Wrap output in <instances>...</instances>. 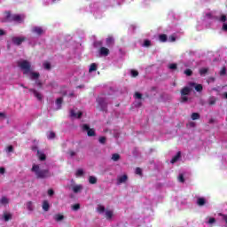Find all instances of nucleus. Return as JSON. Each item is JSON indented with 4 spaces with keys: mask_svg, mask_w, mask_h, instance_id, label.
Wrapping results in <instances>:
<instances>
[{
    "mask_svg": "<svg viewBox=\"0 0 227 227\" xmlns=\"http://www.w3.org/2000/svg\"><path fill=\"white\" fill-rule=\"evenodd\" d=\"M18 67H20L24 75L29 77L31 81H35L36 86L39 88L42 86V82L38 81L40 73L35 71V68L31 66V62L27 60H20L18 62Z\"/></svg>",
    "mask_w": 227,
    "mask_h": 227,
    "instance_id": "nucleus-1",
    "label": "nucleus"
},
{
    "mask_svg": "<svg viewBox=\"0 0 227 227\" xmlns=\"http://www.w3.org/2000/svg\"><path fill=\"white\" fill-rule=\"evenodd\" d=\"M208 20H219V22H223V26H222V30L223 31H227V17L224 14H222L220 16L215 15V12H209L207 13H206L204 20L203 21H199L198 24H207V22H208ZM198 29L199 31H201L202 27L198 26Z\"/></svg>",
    "mask_w": 227,
    "mask_h": 227,
    "instance_id": "nucleus-2",
    "label": "nucleus"
},
{
    "mask_svg": "<svg viewBox=\"0 0 227 227\" xmlns=\"http://www.w3.org/2000/svg\"><path fill=\"white\" fill-rule=\"evenodd\" d=\"M31 173L35 175V177L43 180L45 178H51L52 176V174L49 169L47 168H43L42 165L34 163L31 168Z\"/></svg>",
    "mask_w": 227,
    "mask_h": 227,
    "instance_id": "nucleus-3",
    "label": "nucleus"
},
{
    "mask_svg": "<svg viewBox=\"0 0 227 227\" xmlns=\"http://www.w3.org/2000/svg\"><path fill=\"white\" fill-rule=\"evenodd\" d=\"M26 20V15L24 14H13L12 15L10 12L6 13V20H14V22H18V24H22Z\"/></svg>",
    "mask_w": 227,
    "mask_h": 227,
    "instance_id": "nucleus-4",
    "label": "nucleus"
},
{
    "mask_svg": "<svg viewBox=\"0 0 227 227\" xmlns=\"http://www.w3.org/2000/svg\"><path fill=\"white\" fill-rule=\"evenodd\" d=\"M33 35H36V36H42L45 33V28L43 27L33 26L30 29Z\"/></svg>",
    "mask_w": 227,
    "mask_h": 227,
    "instance_id": "nucleus-5",
    "label": "nucleus"
},
{
    "mask_svg": "<svg viewBox=\"0 0 227 227\" xmlns=\"http://www.w3.org/2000/svg\"><path fill=\"white\" fill-rule=\"evenodd\" d=\"M82 129L83 130V132H87L89 137H94V136H96L95 129L90 128L88 124H83L82 126Z\"/></svg>",
    "mask_w": 227,
    "mask_h": 227,
    "instance_id": "nucleus-6",
    "label": "nucleus"
},
{
    "mask_svg": "<svg viewBox=\"0 0 227 227\" xmlns=\"http://www.w3.org/2000/svg\"><path fill=\"white\" fill-rule=\"evenodd\" d=\"M189 93H191V89L189 87H184L182 90H181V102H187L188 98L187 95H189Z\"/></svg>",
    "mask_w": 227,
    "mask_h": 227,
    "instance_id": "nucleus-7",
    "label": "nucleus"
},
{
    "mask_svg": "<svg viewBox=\"0 0 227 227\" xmlns=\"http://www.w3.org/2000/svg\"><path fill=\"white\" fill-rule=\"evenodd\" d=\"M135 106L136 107H141V104H143V95H141V93L139 92H136L135 93Z\"/></svg>",
    "mask_w": 227,
    "mask_h": 227,
    "instance_id": "nucleus-8",
    "label": "nucleus"
},
{
    "mask_svg": "<svg viewBox=\"0 0 227 227\" xmlns=\"http://www.w3.org/2000/svg\"><path fill=\"white\" fill-rule=\"evenodd\" d=\"M129 180V176L126 174L121 175L117 176V185H121V184H127Z\"/></svg>",
    "mask_w": 227,
    "mask_h": 227,
    "instance_id": "nucleus-9",
    "label": "nucleus"
},
{
    "mask_svg": "<svg viewBox=\"0 0 227 227\" xmlns=\"http://www.w3.org/2000/svg\"><path fill=\"white\" fill-rule=\"evenodd\" d=\"M26 40V37L24 36H14L12 38V43H14V45H21L22 42H24Z\"/></svg>",
    "mask_w": 227,
    "mask_h": 227,
    "instance_id": "nucleus-10",
    "label": "nucleus"
},
{
    "mask_svg": "<svg viewBox=\"0 0 227 227\" xmlns=\"http://www.w3.org/2000/svg\"><path fill=\"white\" fill-rule=\"evenodd\" d=\"M71 118H81L82 116V112L81 110L74 108L70 111Z\"/></svg>",
    "mask_w": 227,
    "mask_h": 227,
    "instance_id": "nucleus-11",
    "label": "nucleus"
},
{
    "mask_svg": "<svg viewBox=\"0 0 227 227\" xmlns=\"http://www.w3.org/2000/svg\"><path fill=\"white\" fill-rule=\"evenodd\" d=\"M65 219L66 216L62 213H57L53 215V220L55 221V223H63Z\"/></svg>",
    "mask_w": 227,
    "mask_h": 227,
    "instance_id": "nucleus-12",
    "label": "nucleus"
},
{
    "mask_svg": "<svg viewBox=\"0 0 227 227\" xmlns=\"http://www.w3.org/2000/svg\"><path fill=\"white\" fill-rule=\"evenodd\" d=\"M97 102H98L101 111H106V109L107 107V102H106V99H104L102 98H98L97 99Z\"/></svg>",
    "mask_w": 227,
    "mask_h": 227,
    "instance_id": "nucleus-13",
    "label": "nucleus"
},
{
    "mask_svg": "<svg viewBox=\"0 0 227 227\" xmlns=\"http://www.w3.org/2000/svg\"><path fill=\"white\" fill-rule=\"evenodd\" d=\"M71 189H72L73 192L77 194V193L81 192V191H82L83 186H82V184H71Z\"/></svg>",
    "mask_w": 227,
    "mask_h": 227,
    "instance_id": "nucleus-14",
    "label": "nucleus"
},
{
    "mask_svg": "<svg viewBox=\"0 0 227 227\" xmlns=\"http://www.w3.org/2000/svg\"><path fill=\"white\" fill-rule=\"evenodd\" d=\"M99 52V56L101 58H106L107 56H109V49L106 48V47H101L98 51Z\"/></svg>",
    "mask_w": 227,
    "mask_h": 227,
    "instance_id": "nucleus-15",
    "label": "nucleus"
},
{
    "mask_svg": "<svg viewBox=\"0 0 227 227\" xmlns=\"http://www.w3.org/2000/svg\"><path fill=\"white\" fill-rule=\"evenodd\" d=\"M196 203L199 207H205V205H207V199L204 197H199L197 198Z\"/></svg>",
    "mask_w": 227,
    "mask_h": 227,
    "instance_id": "nucleus-16",
    "label": "nucleus"
},
{
    "mask_svg": "<svg viewBox=\"0 0 227 227\" xmlns=\"http://www.w3.org/2000/svg\"><path fill=\"white\" fill-rule=\"evenodd\" d=\"M25 207H26L27 210L29 213L35 211V203H33V201H27V202L25 204Z\"/></svg>",
    "mask_w": 227,
    "mask_h": 227,
    "instance_id": "nucleus-17",
    "label": "nucleus"
},
{
    "mask_svg": "<svg viewBox=\"0 0 227 227\" xmlns=\"http://www.w3.org/2000/svg\"><path fill=\"white\" fill-rule=\"evenodd\" d=\"M104 215H105L106 219H107L108 221H111V219H113L114 215V212L111 209H107V210H106Z\"/></svg>",
    "mask_w": 227,
    "mask_h": 227,
    "instance_id": "nucleus-18",
    "label": "nucleus"
},
{
    "mask_svg": "<svg viewBox=\"0 0 227 227\" xmlns=\"http://www.w3.org/2000/svg\"><path fill=\"white\" fill-rule=\"evenodd\" d=\"M42 208L43 212H49V210H51V204L49 203V200L43 201Z\"/></svg>",
    "mask_w": 227,
    "mask_h": 227,
    "instance_id": "nucleus-19",
    "label": "nucleus"
},
{
    "mask_svg": "<svg viewBox=\"0 0 227 227\" xmlns=\"http://www.w3.org/2000/svg\"><path fill=\"white\" fill-rule=\"evenodd\" d=\"M97 212H98L101 215H104L106 214V207L102 204H98L96 207Z\"/></svg>",
    "mask_w": 227,
    "mask_h": 227,
    "instance_id": "nucleus-20",
    "label": "nucleus"
},
{
    "mask_svg": "<svg viewBox=\"0 0 227 227\" xmlns=\"http://www.w3.org/2000/svg\"><path fill=\"white\" fill-rule=\"evenodd\" d=\"M189 86L191 88H195L196 91H201L203 90V85H201V84H196L194 82H190Z\"/></svg>",
    "mask_w": 227,
    "mask_h": 227,
    "instance_id": "nucleus-21",
    "label": "nucleus"
},
{
    "mask_svg": "<svg viewBox=\"0 0 227 227\" xmlns=\"http://www.w3.org/2000/svg\"><path fill=\"white\" fill-rule=\"evenodd\" d=\"M10 203V199L6 196H2L0 199V205L6 207Z\"/></svg>",
    "mask_w": 227,
    "mask_h": 227,
    "instance_id": "nucleus-22",
    "label": "nucleus"
},
{
    "mask_svg": "<svg viewBox=\"0 0 227 227\" xmlns=\"http://www.w3.org/2000/svg\"><path fill=\"white\" fill-rule=\"evenodd\" d=\"M84 176V169L83 168H77L75 171L76 178H81V176Z\"/></svg>",
    "mask_w": 227,
    "mask_h": 227,
    "instance_id": "nucleus-23",
    "label": "nucleus"
},
{
    "mask_svg": "<svg viewBox=\"0 0 227 227\" xmlns=\"http://www.w3.org/2000/svg\"><path fill=\"white\" fill-rule=\"evenodd\" d=\"M31 91H33V94L35 97H36L37 100H42L43 98V96L42 95V93H40L35 90H31Z\"/></svg>",
    "mask_w": 227,
    "mask_h": 227,
    "instance_id": "nucleus-24",
    "label": "nucleus"
},
{
    "mask_svg": "<svg viewBox=\"0 0 227 227\" xmlns=\"http://www.w3.org/2000/svg\"><path fill=\"white\" fill-rule=\"evenodd\" d=\"M2 219L5 222H8L12 219V214L10 213H4V215L2 217Z\"/></svg>",
    "mask_w": 227,
    "mask_h": 227,
    "instance_id": "nucleus-25",
    "label": "nucleus"
},
{
    "mask_svg": "<svg viewBox=\"0 0 227 227\" xmlns=\"http://www.w3.org/2000/svg\"><path fill=\"white\" fill-rule=\"evenodd\" d=\"M180 160V153H177L171 160V164H175V162H177Z\"/></svg>",
    "mask_w": 227,
    "mask_h": 227,
    "instance_id": "nucleus-26",
    "label": "nucleus"
},
{
    "mask_svg": "<svg viewBox=\"0 0 227 227\" xmlns=\"http://www.w3.org/2000/svg\"><path fill=\"white\" fill-rule=\"evenodd\" d=\"M37 156L39 160H45V153L43 152L37 151Z\"/></svg>",
    "mask_w": 227,
    "mask_h": 227,
    "instance_id": "nucleus-27",
    "label": "nucleus"
},
{
    "mask_svg": "<svg viewBox=\"0 0 227 227\" xmlns=\"http://www.w3.org/2000/svg\"><path fill=\"white\" fill-rule=\"evenodd\" d=\"M113 43H114V39L113 37L106 38V45L108 47H111V45H113Z\"/></svg>",
    "mask_w": 227,
    "mask_h": 227,
    "instance_id": "nucleus-28",
    "label": "nucleus"
},
{
    "mask_svg": "<svg viewBox=\"0 0 227 227\" xmlns=\"http://www.w3.org/2000/svg\"><path fill=\"white\" fill-rule=\"evenodd\" d=\"M95 71H97V64L93 63L90 65L89 68V72L90 74H91V72H95Z\"/></svg>",
    "mask_w": 227,
    "mask_h": 227,
    "instance_id": "nucleus-29",
    "label": "nucleus"
},
{
    "mask_svg": "<svg viewBox=\"0 0 227 227\" xmlns=\"http://www.w3.org/2000/svg\"><path fill=\"white\" fill-rule=\"evenodd\" d=\"M208 73V68L207 67H202L200 69V75H205Z\"/></svg>",
    "mask_w": 227,
    "mask_h": 227,
    "instance_id": "nucleus-30",
    "label": "nucleus"
},
{
    "mask_svg": "<svg viewBox=\"0 0 227 227\" xmlns=\"http://www.w3.org/2000/svg\"><path fill=\"white\" fill-rule=\"evenodd\" d=\"M56 104H57L58 109H60L61 104H63V98H59L56 100Z\"/></svg>",
    "mask_w": 227,
    "mask_h": 227,
    "instance_id": "nucleus-31",
    "label": "nucleus"
},
{
    "mask_svg": "<svg viewBox=\"0 0 227 227\" xmlns=\"http://www.w3.org/2000/svg\"><path fill=\"white\" fill-rule=\"evenodd\" d=\"M159 40H160V42H168V35H160V36H159Z\"/></svg>",
    "mask_w": 227,
    "mask_h": 227,
    "instance_id": "nucleus-32",
    "label": "nucleus"
},
{
    "mask_svg": "<svg viewBox=\"0 0 227 227\" xmlns=\"http://www.w3.org/2000/svg\"><path fill=\"white\" fill-rule=\"evenodd\" d=\"M216 101H217V98H215V97H211V98H209V99H208V104H209L210 106H214V104H215Z\"/></svg>",
    "mask_w": 227,
    "mask_h": 227,
    "instance_id": "nucleus-33",
    "label": "nucleus"
},
{
    "mask_svg": "<svg viewBox=\"0 0 227 227\" xmlns=\"http://www.w3.org/2000/svg\"><path fill=\"white\" fill-rule=\"evenodd\" d=\"M47 137L49 139H54V137H56V133H54V131H50L47 133Z\"/></svg>",
    "mask_w": 227,
    "mask_h": 227,
    "instance_id": "nucleus-34",
    "label": "nucleus"
},
{
    "mask_svg": "<svg viewBox=\"0 0 227 227\" xmlns=\"http://www.w3.org/2000/svg\"><path fill=\"white\" fill-rule=\"evenodd\" d=\"M112 160H114V162H117V160H120V154H118V153L113 154Z\"/></svg>",
    "mask_w": 227,
    "mask_h": 227,
    "instance_id": "nucleus-35",
    "label": "nucleus"
},
{
    "mask_svg": "<svg viewBox=\"0 0 227 227\" xmlns=\"http://www.w3.org/2000/svg\"><path fill=\"white\" fill-rule=\"evenodd\" d=\"M89 183L90 184H97V177L93 176H89Z\"/></svg>",
    "mask_w": 227,
    "mask_h": 227,
    "instance_id": "nucleus-36",
    "label": "nucleus"
},
{
    "mask_svg": "<svg viewBox=\"0 0 227 227\" xmlns=\"http://www.w3.org/2000/svg\"><path fill=\"white\" fill-rule=\"evenodd\" d=\"M44 70H51V63L43 62V64Z\"/></svg>",
    "mask_w": 227,
    "mask_h": 227,
    "instance_id": "nucleus-37",
    "label": "nucleus"
},
{
    "mask_svg": "<svg viewBox=\"0 0 227 227\" xmlns=\"http://www.w3.org/2000/svg\"><path fill=\"white\" fill-rule=\"evenodd\" d=\"M192 120H200V114L198 113L192 114Z\"/></svg>",
    "mask_w": 227,
    "mask_h": 227,
    "instance_id": "nucleus-38",
    "label": "nucleus"
},
{
    "mask_svg": "<svg viewBox=\"0 0 227 227\" xmlns=\"http://www.w3.org/2000/svg\"><path fill=\"white\" fill-rule=\"evenodd\" d=\"M150 45H152V42L150 40L144 41V47H150Z\"/></svg>",
    "mask_w": 227,
    "mask_h": 227,
    "instance_id": "nucleus-39",
    "label": "nucleus"
},
{
    "mask_svg": "<svg viewBox=\"0 0 227 227\" xmlns=\"http://www.w3.org/2000/svg\"><path fill=\"white\" fill-rule=\"evenodd\" d=\"M207 84H210L212 82H215V77H209L207 79Z\"/></svg>",
    "mask_w": 227,
    "mask_h": 227,
    "instance_id": "nucleus-40",
    "label": "nucleus"
},
{
    "mask_svg": "<svg viewBox=\"0 0 227 227\" xmlns=\"http://www.w3.org/2000/svg\"><path fill=\"white\" fill-rule=\"evenodd\" d=\"M135 173L136 175H139L141 176V175H143V170L140 168H137Z\"/></svg>",
    "mask_w": 227,
    "mask_h": 227,
    "instance_id": "nucleus-41",
    "label": "nucleus"
},
{
    "mask_svg": "<svg viewBox=\"0 0 227 227\" xmlns=\"http://www.w3.org/2000/svg\"><path fill=\"white\" fill-rule=\"evenodd\" d=\"M130 74L132 77H137L139 75V73L136 70H131Z\"/></svg>",
    "mask_w": 227,
    "mask_h": 227,
    "instance_id": "nucleus-42",
    "label": "nucleus"
},
{
    "mask_svg": "<svg viewBox=\"0 0 227 227\" xmlns=\"http://www.w3.org/2000/svg\"><path fill=\"white\" fill-rule=\"evenodd\" d=\"M3 120H6V114L0 112V121H3Z\"/></svg>",
    "mask_w": 227,
    "mask_h": 227,
    "instance_id": "nucleus-43",
    "label": "nucleus"
},
{
    "mask_svg": "<svg viewBox=\"0 0 227 227\" xmlns=\"http://www.w3.org/2000/svg\"><path fill=\"white\" fill-rule=\"evenodd\" d=\"M178 182H181V184H184V182H185V179L184 178V175L183 174L179 175Z\"/></svg>",
    "mask_w": 227,
    "mask_h": 227,
    "instance_id": "nucleus-44",
    "label": "nucleus"
},
{
    "mask_svg": "<svg viewBox=\"0 0 227 227\" xmlns=\"http://www.w3.org/2000/svg\"><path fill=\"white\" fill-rule=\"evenodd\" d=\"M184 74H185V75H188V77H189V76L192 75V71L191 69H186V70H184Z\"/></svg>",
    "mask_w": 227,
    "mask_h": 227,
    "instance_id": "nucleus-45",
    "label": "nucleus"
},
{
    "mask_svg": "<svg viewBox=\"0 0 227 227\" xmlns=\"http://www.w3.org/2000/svg\"><path fill=\"white\" fill-rule=\"evenodd\" d=\"M81 208V206L79 204H74L73 207H72V209L74 210V211H77Z\"/></svg>",
    "mask_w": 227,
    "mask_h": 227,
    "instance_id": "nucleus-46",
    "label": "nucleus"
},
{
    "mask_svg": "<svg viewBox=\"0 0 227 227\" xmlns=\"http://www.w3.org/2000/svg\"><path fill=\"white\" fill-rule=\"evenodd\" d=\"M168 68L170 70H176V64H169Z\"/></svg>",
    "mask_w": 227,
    "mask_h": 227,
    "instance_id": "nucleus-47",
    "label": "nucleus"
},
{
    "mask_svg": "<svg viewBox=\"0 0 227 227\" xmlns=\"http://www.w3.org/2000/svg\"><path fill=\"white\" fill-rule=\"evenodd\" d=\"M220 75H226V67H223L221 70H220Z\"/></svg>",
    "mask_w": 227,
    "mask_h": 227,
    "instance_id": "nucleus-48",
    "label": "nucleus"
},
{
    "mask_svg": "<svg viewBox=\"0 0 227 227\" xmlns=\"http://www.w3.org/2000/svg\"><path fill=\"white\" fill-rule=\"evenodd\" d=\"M6 152H7V153H12V152H13V146L9 145V146L6 148Z\"/></svg>",
    "mask_w": 227,
    "mask_h": 227,
    "instance_id": "nucleus-49",
    "label": "nucleus"
},
{
    "mask_svg": "<svg viewBox=\"0 0 227 227\" xmlns=\"http://www.w3.org/2000/svg\"><path fill=\"white\" fill-rule=\"evenodd\" d=\"M214 223H215V218H208L207 224H214Z\"/></svg>",
    "mask_w": 227,
    "mask_h": 227,
    "instance_id": "nucleus-50",
    "label": "nucleus"
},
{
    "mask_svg": "<svg viewBox=\"0 0 227 227\" xmlns=\"http://www.w3.org/2000/svg\"><path fill=\"white\" fill-rule=\"evenodd\" d=\"M99 143H100L101 145L106 144V137H99Z\"/></svg>",
    "mask_w": 227,
    "mask_h": 227,
    "instance_id": "nucleus-51",
    "label": "nucleus"
},
{
    "mask_svg": "<svg viewBox=\"0 0 227 227\" xmlns=\"http://www.w3.org/2000/svg\"><path fill=\"white\" fill-rule=\"evenodd\" d=\"M6 173V168H4V167L0 168V175H4Z\"/></svg>",
    "mask_w": 227,
    "mask_h": 227,
    "instance_id": "nucleus-52",
    "label": "nucleus"
},
{
    "mask_svg": "<svg viewBox=\"0 0 227 227\" xmlns=\"http://www.w3.org/2000/svg\"><path fill=\"white\" fill-rule=\"evenodd\" d=\"M48 195L53 196L54 195V190H52V189L48 190Z\"/></svg>",
    "mask_w": 227,
    "mask_h": 227,
    "instance_id": "nucleus-53",
    "label": "nucleus"
},
{
    "mask_svg": "<svg viewBox=\"0 0 227 227\" xmlns=\"http://www.w3.org/2000/svg\"><path fill=\"white\" fill-rule=\"evenodd\" d=\"M6 35V32L3 29H0V36H4Z\"/></svg>",
    "mask_w": 227,
    "mask_h": 227,
    "instance_id": "nucleus-54",
    "label": "nucleus"
},
{
    "mask_svg": "<svg viewBox=\"0 0 227 227\" xmlns=\"http://www.w3.org/2000/svg\"><path fill=\"white\" fill-rule=\"evenodd\" d=\"M69 155H70V157H75V152L70 151Z\"/></svg>",
    "mask_w": 227,
    "mask_h": 227,
    "instance_id": "nucleus-55",
    "label": "nucleus"
},
{
    "mask_svg": "<svg viewBox=\"0 0 227 227\" xmlns=\"http://www.w3.org/2000/svg\"><path fill=\"white\" fill-rule=\"evenodd\" d=\"M222 97H223V98H224L225 100H227V91H226V92H223V93L222 94Z\"/></svg>",
    "mask_w": 227,
    "mask_h": 227,
    "instance_id": "nucleus-56",
    "label": "nucleus"
},
{
    "mask_svg": "<svg viewBox=\"0 0 227 227\" xmlns=\"http://www.w3.org/2000/svg\"><path fill=\"white\" fill-rule=\"evenodd\" d=\"M176 39L175 38V36H171L168 38V42H175Z\"/></svg>",
    "mask_w": 227,
    "mask_h": 227,
    "instance_id": "nucleus-57",
    "label": "nucleus"
},
{
    "mask_svg": "<svg viewBox=\"0 0 227 227\" xmlns=\"http://www.w3.org/2000/svg\"><path fill=\"white\" fill-rule=\"evenodd\" d=\"M29 44L32 45L33 47H35V43H33V42L30 41V42H29Z\"/></svg>",
    "mask_w": 227,
    "mask_h": 227,
    "instance_id": "nucleus-58",
    "label": "nucleus"
},
{
    "mask_svg": "<svg viewBox=\"0 0 227 227\" xmlns=\"http://www.w3.org/2000/svg\"><path fill=\"white\" fill-rule=\"evenodd\" d=\"M76 88L82 89V88H84V85H80V86H78V87H76Z\"/></svg>",
    "mask_w": 227,
    "mask_h": 227,
    "instance_id": "nucleus-59",
    "label": "nucleus"
},
{
    "mask_svg": "<svg viewBox=\"0 0 227 227\" xmlns=\"http://www.w3.org/2000/svg\"><path fill=\"white\" fill-rule=\"evenodd\" d=\"M51 3H56L57 1H59V0H51Z\"/></svg>",
    "mask_w": 227,
    "mask_h": 227,
    "instance_id": "nucleus-60",
    "label": "nucleus"
},
{
    "mask_svg": "<svg viewBox=\"0 0 227 227\" xmlns=\"http://www.w3.org/2000/svg\"><path fill=\"white\" fill-rule=\"evenodd\" d=\"M209 121L210 123H214V119H211Z\"/></svg>",
    "mask_w": 227,
    "mask_h": 227,
    "instance_id": "nucleus-61",
    "label": "nucleus"
},
{
    "mask_svg": "<svg viewBox=\"0 0 227 227\" xmlns=\"http://www.w3.org/2000/svg\"><path fill=\"white\" fill-rule=\"evenodd\" d=\"M191 125H192V127H194V123L193 122Z\"/></svg>",
    "mask_w": 227,
    "mask_h": 227,
    "instance_id": "nucleus-62",
    "label": "nucleus"
}]
</instances>
